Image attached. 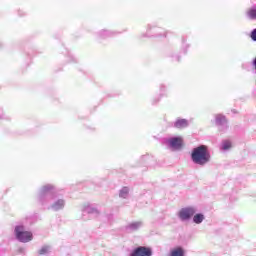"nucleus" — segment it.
I'll list each match as a JSON object with an SVG mask.
<instances>
[{"instance_id": "19", "label": "nucleus", "mask_w": 256, "mask_h": 256, "mask_svg": "<svg viewBox=\"0 0 256 256\" xmlns=\"http://www.w3.org/2000/svg\"><path fill=\"white\" fill-rule=\"evenodd\" d=\"M250 39H252V41L256 42V28L251 31Z\"/></svg>"}, {"instance_id": "13", "label": "nucleus", "mask_w": 256, "mask_h": 256, "mask_svg": "<svg viewBox=\"0 0 256 256\" xmlns=\"http://www.w3.org/2000/svg\"><path fill=\"white\" fill-rule=\"evenodd\" d=\"M205 221V215L201 213H197L193 215V223H196V225H201Z\"/></svg>"}, {"instance_id": "1", "label": "nucleus", "mask_w": 256, "mask_h": 256, "mask_svg": "<svg viewBox=\"0 0 256 256\" xmlns=\"http://www.w3.org/2000/svg\"><path fill=\"white\" fill-rule=\"evenodd\" d=\"M192 162L200 167H205L211 161V153L206 145H200L192 150Z\"/></svg>"}, {"instance_id": "8", "label": "nucleus", "mask_w": 256, "mask_h": 256, "mask_svg": "<svg viewBox=\"0 0 256 256\" xmlns=\"http://www.w3.org/2000/svg\"><path fill=\"white\" fill-rule=\"evenodd\" d=\"M143 227V221L130 222L125 226L126 233H134Z\"/></svg>"}, {"instance_id": "6", "label": "nucleus", "mask_w": 256, "mask_h": 256, "mask_svg": "<svg viewBox=\"0 0 256 256\" xmlns=\"http://www.w3.org/2000/svg\"><path fill=\"white\" fill-rule=\"evenodd\" d=\"M166 145L172 151H179L183 147V138L181 137H171L165 140Z\"/></svg>"}, {"instance_id": "12", "label": "nucleus", "mask_w": 256, "mask_h": 256, "mask_svg": "<svg viewBox=\"0 0 256 256\" xmlns=\"http://www.w3.org/2000/svg\"><path fill=\"white\" fill-rule=\"evenodd\" d=\"M174 127L176 129H185V127H189V121L187 119H178L175 121Z\"/></svg>"}, {"instance_id": "18", "label": "nucleus", "mask_w": 256, "mask_h": 256, "mask_svg": "<svg viewBox=\"0 0 256 256\" xmlns=\"http://www.w3.org/2000/svg\"><path fill=\"white\" fill-rule=\"evenodd\" d=\"M49 251H51V246H43L38 253L39 255H47Z\"/></svg>"}, {"instance_id": "4", "label": "nucleus", "mask_w": 256, "mask_h": 256, "mask_svg": "<svg viewBox=\"0 0 256 256\" xmlns=\"http://www.w3.org/2000/svg\"><path fill=\"white\" fill-rule=\"evenodd\" d=\"M195 213H197V208L195 206L181 208L178 212V219H180V221H189Z\"/></svg>"}, {"instance_id": "5", "label": "nucleus", "mask_w": 256, "mask_h": 256, "mask_svg": "<svg viewBox=\"0 0 256 256\" xmlns=\"http://www.w3.org/2000/svg\"><path fill=\"white\" fill-rule=\"evenodd\" d=\"M82 219L83 221H88L89 218L85 217V214L87 215H91V217H93L94 219H97V217H99V215H101V212L99 211V209H97L95 206L90 205V204H84L82 206Z\"/></svg>"}, {"instance_id": "10", "label": "nucleus", "mask_w": 256, "mask_h": 256, "mask_svg": "<svg viewBox=\"0 0 256 256\" xmlns=\"http://www.w3.org/2000/svg\"><path fill=\"white\" fill-rule=\"evenodd\" d=\"M167 256H185V249L181 246L172 248Z\"/></svg>"}, {"instance_id": "16", "label": "nucleus", "mask_w": 256, "mask_h": 256, "mask_svg": "<svg viewBox=\"0 0 256 256\" xmlns=\"http://www.w3.org/2000/svg\"><path fill=\"white\" fill-rule=\"evenodd\" d=\"M231 147H232L231 141H229V140L222 141V144H221L222 151H229V149H231Z\"/></svg>"}, {"instance_id": "7", "label": "nucleus", "mask_w": 256, "mask_h": 256, "mask_svg": "<svg viewBox=\"0 0 256 256\" xmlns=\"http://www.w3.org/2000/svg\"><path fill=\"white\" fill-rule=\"evenodd\" d=\"M129 256H153V250L147 246H139L135 248Z\"/></svg>"}, {"instance_id": "2", "label": "nucleus", "mask_w": 256, "mask_h": 256, "mask_svg": "<svg viewBox=\"0 0 256 256\" xmlns=\"http://www.w3.org/2000/svg\"><path fill=\"white\" fill-rule=\"evenodd\" d=\"M55 197V186L51 184L44 185L38 194L41 205H49L50 201Z\"/></svg>"}, {"instance_id": "20", "label": "nucleus", "mask_w": 256, "mask_h": 256, "mask_svg": "<svg viewBox=\"0 0 256 256\" xmlns=\"http://www.w3.org/2000/svg\"><path fill=\"white\" fill-rule=\"evenodd\" d=\"M252 65H253L254 69L256 70V57L254 58Z\"/></svg>"}, {"instance_id": "11", "label": "nucleus", "mask_w": 256, "mask_h": 256, "mask_svg": "<svg viewBox=\"0 0 256 256\" xmlns=\"http://www.w3.org/2000/svg\"><path fill=\"white\" fill-rule=\"evenodd\" d=\"M216 125L219 127L227 128V118L224 115L217 114L216 115Z\"/></svg>"}, {"instance_id": "9", "label": "nucleus", "mask_w": 256, "mask_h": 256, "mask_svg": "<svg viewBox=\"0 0 256 256\" xmlns=\"http://www.w3.org/2000/svg\"><path fill=\"white\" fill-rule=\"evenodd\" d=\"M49 209L52 211H63L65 209V199L60 198L54 200V202L50 205Z\"/></svg>"}, {"instance_id": "15", "label": "nucleus", "mask_w": 256, "mask_h": 256, "mask_svg": "<svg viewBox=\"0 0 256 256\" xmlns=\"http://www.w3.org/2000/svg\"><path fill=\"white\" fill-rule=\"evenodd\" d=\"M99 35L102 39H106V37H113V35H115V32H111L109 30H102L100 31Z\"/></svg>"}, {"instance_id": "17", "label": "nucleus", "mask_w": 256, "mask_h": 256, "mask_svg": "<svg viewBox=\"0 0 256 256\" xmlns=\"http://www.w3.org/2000/svg\"><path fill=\"white\" fill-rule=\"evenodd\" d=\"M246 15H247V17L252 19V21H255L256 20V7H253L250 10H248Z\"/></svg>"}, {"instance_id": "14", "label": "nucleus", "mask_w": 256, "mask_h": 256, "mask_svg": "<svg viewBox=\"0 0 256 256\" xmlns=\"http://www.w3.org/2000/svg\"><path fill=\"white\" fill-rule=\"evenodd\" d=\"M119 197L121 199H127V197H129V187H123L120 191H119Z\"/></svg>"}, {"instance_id": "3", "label": "nucleus", "mask_w": 256, "mask_h": 256, "mask_svg": "<svg viewBox=\"0 0 256 256\" xmlns=\"http://www.w3.org/2000/svg\"><path fill=\"white\" fill-rule=\"evenodd\" d=\"M15 237L20 243H29V241H33V233L25 230V226L18 225L14 230Z\"/></svg>"}]
</instances>
